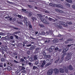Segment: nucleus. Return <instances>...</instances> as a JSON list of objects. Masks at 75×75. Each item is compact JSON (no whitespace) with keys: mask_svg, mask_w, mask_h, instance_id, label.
<instances>
[{"mask_svg":"<svg viewBox=\"0 0 75 75\" xmlns=\"http://www.w3.org/2000/svg\"><path fill=\"white\" fill-rule=\"evenodd\" d=\"M37 55H35L34 56V58L35 60H36V59H37Z\"/></svg>","mask_w":75,"mask_h":75,"instance_id":"20","label":"nucleus"},{"mask_svg":"<svg viewBox=\"0 0 75 75\" xmlns=\"http://www.w3.org/2000/svg\"><path fill=\"white\" fill-rule=\"evenodd\" d=\"M15 36L16 39H18V36H17L16 35H15Z\"/></svg>","mask_w":75,"mask_h":75,"instance_id":"38","label":"nucleus"},{"mask_svg":"<svg viewBox=\"0 0 75 75\" xmlns=\"http://www.w3.org/2000/svg\"><path fill=\"white\" fill-rule=\"evenodd\" d=\"M37 16H38V18L41 20L42 22L44 24H48V22H47V21L48 20V16H46L45 18H42V15L41 14H38Z\"/></svg>","mask_w":75,"mask_h":75,"instance_id":"1","label":"nucleus"},{"mask_svg":"<svg viewBox=\"0 0 75 75\" xmlns=\"http://www.w3.org/2000/svg\"><path fill=\"white\" fill-rule=\"evenodd\" d=\"M32 15V14L31 13H30L28 14V16H29V17H31V16Z\"/></svg>","mask_w":75,"mask_h":75,"instance_id":"44","label":"nucleus"},{"mask_svg":"<svg viewBox=\"0 0 75 75\" xmlns=\"http://www.w3.org/2000/svg\"><path fill=\"white\" fill-rule=\"evenodd\" d=\"M59 71L60 73H64V69H60Z\"/></svg>","mask_w":75,"mask_h":75,"instance_id":"15","label":"nucleus"},{"mask_svg":"<svg viewBox=\"0 0 75 75\" xmlns=\"http://www.w3.org/2000/svg\"><path fill=\"white\" fill-rule=\"evenodd\" d=\"M28 64H29L30 66L31 67H32L33 65V64L31 63V62H29Z\"/></svg>","mask_w":75,"mask_h":75,"instance_id":"32","label":"nucleus"},{"mask_svg":"<svg viewBox=\"0 0 75 75\" xmlns=\"http://www.w3.org/2000/svg\"><path fill=\"white\" fill-rule=\"evenodd\" d=\"M13 28L14 29H15V30H18V28H16V27H13Z\"/></svg>","mask_w":75,"mask_h":75,"instance_id":"43","label":"nucleus"},{"mask_svg":"<svg viewBox=\"0 0 75 75\" xmlns=\"http://www.w3.org/2000/svg\"><path fill=\"white\" fill-rule=\"evenodd\" d=\"M29 27L30 28H32V29H33V26H32V25H29Z\"/></svg>","mask_w":75,"mask_h":75,"instance_id":"29","label":"nucleus"},{"mask_svg":"<svg viewBox=\"0 0 75 75\" xmlns=\"http://www.w3.org/2000/svg\"><path fill=\"white\" fill-rule=\"evenodd\" d=\"M45 13H48V11H45Z\"/></svg>","mask_w":75,"mask_h":75,"instance_id":"63","label":"nucleus"},{"mask_svg":"<svg viewBox=\"0 0 75 75\" xmlns=\"http://www.w3.org/2000/svg\"><path fill=\"white\" fill-rule=\"evenodd\" d=\"M1 52H2V55H3L4 54V51H1Z\"/></svg>","mask_w":75,"mask_h":75,"instance_id":"47","label":"nucleus"},{"mask_svg":"<svg viewBox=\"0 0 75 75\" xmlns=\"http://www.w3.org/2000/svg\"><path fill=\"white\" fill-rule=\"evenodd\" d=\"M29 1L30 2H33V0H29Z\"/></svg>","mask_w":75,"mask_h":75,"instance_id":"60","label":"nucleus"},{"mask_svg":"<svg viewBox=\"0 0 75 75\" xmlns=\"http://www.w3.org/2000/svg\"><path fill=\"white\" fill-rule=\"evenodd\" d=\"M63 69H64V70L66 72H68V69L66 67H64Z\"/></svg>","mask_w":75,"mask_h":75,"instance_id":"10","label":"nucleus"},{"mask_svg":"<svg viewBox=\"0 0 75 75\" xmlns=\"http://www.w3.org/2000/svg\"><path fill=\"white\" fill-rule=\"evenodd\" d=\"M37 68V67L34 66L33 68V69H35Z\"/></svg>","mask_w":75,"mask_h":75,"instance_id":"28","label":"nucleus"},{"mask_svg":"<svg viewBox=\"0 0 75 75\" xmlns=\"http://www.w3.org/2000/svg\"><path fill=\"white\" fill-rule=\"evenodd\" d=\"M21 71L20 70H18L16 72V75H18V74L19 73H20V72Z\"/></svg>","mask_w":75,"mask_h":75,"instance_id":"19","label":"nucleus"},{"mask_svg":"<svg viewBox=\"0 0 75 75\" xmlns=\"http://www.w3.org/2000/svg\"><path fill=\"white\" fill-rule=\"evenodd\" d=\"M38 50H39V48H37L36 49V51H38Z\"/></svg>","mask_w":75,"mask_h":75,"instance_id":"62","label":"nucleus"},{"mask_svg":"<svg viewBox=\"0 0 75 75\" xmlns=\"http://www.w3.org/2000/svg\"><path fill=\"white\" fill-rule=\"evenodd\" d=\"M52 21H53V22H55V20L52 18Z\"/></svg>","mask_w":75,"mask_h":75,"instance_id":"51","label":"nucleus"},{"mask_svg":"<svg viewBox=\"0 0 75 75\" xmlns=\"http://www.w3.org/2000/svg\"><path fill=\"white\" fill-rule=\"evenodd\" d=\"M22 10L23 11H27V10L25 9H22Z\"/></svg>","mask_w":75,"mask_h":75,"instance_id":"50","label":"nucleus"},{"mask_svg":"<svg viewBox=\"0 0 75 75\" xmlns=\"http://www.w3.org/2000/svg\"><path fill=\"white\" fill-rule=\"evenodd\" d=\"M18 17H19V18H21V16L20 15H18Z\"/></svg>","mask_w":75,"mask_h":75,"instance_id":"55","label":"nucleus"},{"mask_svg":"<svg viewBox=\"0 0 75 75\" xmlns=\"http://www.w3.org/2000/svg\"><path fill=\"white\" fill-rule=\"evenodd\" d=\"M30 51H28L26 52V54L28 55H30Z\"/></svg>","mask_w":75,"mask_h":75,"instance_id":"27","label":"nucleus"},{"mask_svg":"<svg viewBox=\"0 0 75 75\" xmlns=\"http://www.w3.org/2000/svg\"><path fill=\"white\" fill-rule=\"evenodd\" d=\"M24 19H25L23 21L24 23H25V25H27V26L29 25L30 23V22L28 21L27 18H24Z\"/></svg>","mask_w":75,"mask_h":75,"instance_id":"3","label":"nucleus"},{"mask_svg":"<svg viewBox=\"0 0 75 75\" xmlns=\"http://www.w3.org/2000/svg\"><path fill=\"white\" fill-rule=\"evenodd\" d=\"M55 51H57V50H58V47H56L55 49Z\"/></svg>","mask_w":75,"mask_h":75,"instance_id":"45","label":"nucleus"},{"mask_svg":"<svg viewBox=\"0 0 75 75\" xmlns=\"http://www.w3.org/2000/svg\"><path fill=\"white\" fill-rule=\"evenodd\" d=\"M68 24L69 25H71V24H72V23L70 22H69L68 23Z\"/></svg>","mask_w":75,"mask_h":75,"instance_id":"39","label":"nucleus"},{"mask_svg":"<svg viewBox=\"0 0 75 75\" xmlns=\"http://www.w3.org/2000/svg\"><path fill=\"white\" fill-rule=\"evenodd\" d=\"M21 69L24 70V69H25V68H24V67H23Z\"/></svg>","mask_w":75,"mask_h":75,"instance_id":"53","label":"nucleus"},{"mask_svg":"<svg viewBox=\"0 0 75 75\" xmlns=\"http://www.w3.org/2000/svg\"><path fill=\"white\" fill-rule=\"evenodd\" d=\"M63 60H64V56L62 57L60 59V60L59 61V62L60 63H61L62 61H63Z\"/></svg>","mask_w":75,"mask_h":75,"instance_id":"16","label":"nucleus"},{"mask_svg":"<svg viewBox=\"0 0 75 75\" xmlns=\"http://www.w3.org/2000/svg\"><path fill=\"white\" fill-rule=\"evenodd\" d=\"M54 25L57 28H59V29L62 28V25L58 23H54Z\"/></svg>","mask_w":75,"mask_h":75,"instance_id":"4","label":"nucleus"},{"mask_svg":"<svg viewBox=\"0 0 75 75\" xmlns=\"http://www.w3.org/2000/svg\"><path fill=\"white\" fill-rule=\"evenodd\" d=\"M69 69L70 71L74 70V68L72 67V65H69Z\"/></svg>","mask_w":75,"mask_h":75,"instance_id":"8","label":"nucleus"},{"mask_svg":"<svg viewBox=\"0 0 75 75\" xmlns=\"http://www.w3.org/2000/svg\"><path fill=\"white\" fill-rule=\"evenodd\" d=\"M10 38V39H11V40L13 39V37L12 36H11Z\"/></svg>","mask_w":75,"mask_h":75,"instance_id":"49","label":"nucleus"},{"mask_svg":"<svg viewBox=\"0 0 75 75\" xmlns=\"http://www.w3.org/2000/svg\"><path fill=\"white\" fill-rule=\"evenodd\" d=\"M62 24L64 27H67L68 26V25H67V23H64V22H62Z\"/></svg>","mask_w":75,"mask_h":75,"instance_id":"13","label":"nucleus"},{"mask_svg":"<svg viewBox=\"0 0 75 75\" xmlns=\"http://www.w3.org/2000/svg\"><path fill=\"white\" fill-rule=\"evenodd\" d=\"M53 71H54V72L55 75H57V74L59 73V70L57 68L54 69Z\"/></svg>","mask_w":75,"mask_h":75,"instance_id":"5","label":"nucleus"},{"mask_svg":"<svg viewBox=\"0 0 75 75\" xmlns=\"http://www.w3.org/2000/svg\"><path fill=\"white\" fill-rule=\"evenodd\" d=\"M13 62L15 63H16V64H17V63H18V62H17V61L16 60H14L13 61Z\"/></svg>","mask_w":75,"mask_h":75,"instance_id":"35","label":"nucleus"},{"mask_svg":"<svg viewBox=\"0 0 75 75\" xmlns=\"http://www.w3.org/2000/svg\"><path fill=\"white\" fill-rule=\"evenodd\" d=\"M14 54L15 55H17V54L16 53H14Z\"/></svg>","mask_w":75,"mask_h":75,"instance_id":"61","label":"nucleus"},{"mask_svg":"<svg viewBox=\"0 0 75 75\" xmlns=\"http://www.w3.org/2000/svg\"><path fill=\"white\" fill-rule=\"evenodd\" d=\"M66 1L67 2H68V3H71L72 2V0H66Z\"/></svg>","mask_w":75,"mask_h":75,"instance_id":"21","label":"nucleus"},{"mask_svg":"<svg viewBox=\"0 0 75 75\" xmlns=\"http://www.w3.org/2000/svg\"><path fill=\"white\" fill-rule=\"evenodd\" d=\"M50 6L53 7H58V8H62V5L60 4L57 5L55 4H53L52 3H50Z\"/></svg>","mask_w":75,"mask_h":75,"instance_id":"2","label":"nucleus"},{"mask_svg":"<svg viewBox=\"0 0 75 75\" xmlns=\"http://www.w3.org/2000/svg\"><path fill=\"white\" fill-rule=\"evenodd\" d=\"M55 11H57V12H59V13H63V11L60 10L59 9H55Z\"/></svg>","mask_w":75,"mask_h":75,"instance_id":"9","label":"nucleus"},{"mask_svg":"<svg viewBox=\"0 0 75 75\" xmlns=\"http://www.w3.org/2000/svg\"><path fill=\"white\" fill-rule=\"evenodd\" d=\"M73 8H75V6H73Z\"/></svg>","mask_w":75,"mask_h":75,"instance_id":"64","label":"nucleus"},{"mask_svg":"<svg viewBox=\"0 0 75 75\" xmlns=\"http://www.w3.org/2000/svg\"><path fill=\"white\" fill-rule=\"evenodd\" d=\"M25 63H24V62L23 63H22V66H23V67H24V65H25Z\"/></svg>","mask_w":75,"mask_h":75,"instance_id":"46","label":"nucleus"},{"mask_svg":"<svg viewBox=\"0 0 75 75\" xmlns=\"http://www.w3.org/2000/svg\"><path fill=\"white\" fill-rule=\"evenodd\" d=\"M29 60L30 62H32V61H33V60L32 58H30L29 59Z\"/></svg>","mask_w":75,"mask_h":75,"instance_id":"36","label":"nucleus"},{"mask_svg":"<svg viewBox=\"0 0 75 75\" xmlns=\"http://www.w3.org/2000/svg\"><path fill=\"white\" fill-rule=\"evenodd\" d=\"M52 18L50 17H49L48 18V20H49V21H52Z\"/></svg>","mask_w":75,"mask_h":75,"instance_id":"37","label":"nucleus"},{"mask_svg":"<svg viewBox=\"0 0 75 75\" xmlns=\"http://www.w3.org/2000/svg\"><path fill=\"white\" fill-rule=\"evenodd\" d=\"M38 31H36L35 32V34L36 35H37V34H38Z\"/></svg>","mask_w":75,"mask_h":75,"instance_id":"54","label":"nucleus"},{"mask_svg":"<svg viewBox=\"0 0 75 75\" xmlns=\"http://www.w3.org/2000/svg\"><path fill=\"white\" fill-rule=\"evenodd\" d=\"M7 69L8 71H10L11 70V67L10 66H8L7 68Z\"/></svg>","mask_w":75,"mask_h":75,"instance_id":"18","label":"nucleus"},{"mask_svg":"<svg viewBox=\"0 0 75 75\" xmlns=\"http://www.w3.org/2000/svg\"><path fill=\"white\" fill-rule=\"evenodd\" d=\"M32 45L31 44H30V45H26L27 47H31Z\"/></svg>","mask_w":75,"mask_h":75,"instance_id":"41","label":"nucleus"},{"mask_svg":"<svg viewBox=\"0 0 75 75\" xmlns=\"http://www.w3.org/2000/svg\"><path fill=\"white\" fill-rule=\"evenodd\" d=\"M21 62H22V63H23V62L24 63H25V60H24V59L23 58L21 59Z\"/></svg>","mask_w":75,"mask_h":75,"instance_id":"22","label":"nucleus"},{"mask_svg":"<svg viewBox=\"0 0 75 75\" xmlns=\"http://www.w3.org/2000/svg\"><path fill=\"white\" fill-rule=\"evenodd\" d=\"M35 46H34V45H33L32 46L30 47V50H32L34 49V48H35Z\"/></svg>","mask_w":75,"mask_h":75,"instance_id":"14","label":"nucleus"},{"mask_svg":"<svg viewBox=\"0 0 75 75\" xmlns=\"http://www.w3.org/2000/svg\"><path fill=\"white\" fill-rule=\"evenodd\" d=\"M7 2L9 4H11V3H13L12 2H10L9 1H7Z\"/></svg>","mask_w":75,"mask_h":75,"instance_id":"52","label":"nucleus"},{"mask_svg":"<svg viewBox=\"0 0 75 75\" xmlns=\"http://www.w3.org/2000/svg\"><path fill=\"white\" fill-rule=\"evenodd\" d=\"M47 74L51 75L53 73V69H50L47 71Z\"/></svg>","mask_w":75,"mask_h":75,"instance_id":"6","label":"nucleus"},{"mask_svg":"<svg viewBox=\"0 0 75 75\" xmlns=\"http://www.w3.org/2000/svg\"><path fill=\"white\" fill-rule=\"evenodd\" d=\"M25 72H26L25 70H23V71H22L23 73H25Z\"/></svg>","mask_w":75,"mask_h":75,"instance_id":"57","label":"nucleus"},{"mask_svg":"<svg viewBox=\"0 0 75 75\" xmlns=\"http://www.w3.org/2000/svg\"><path fill=\"white\" fill-rule=\"evenodd\" d=\"M27 42H28V41H27V40H25L23 42V44H27Z\"/></svg>","mask_w":75,"mask_h":75,"instance_id":"25","label":"nucleus"},{"mask_svg":"<svg viewBox=\"0 0 75 75\" xmlns=\"http://www.w3.org/2000/svg\"><path fill=\"white\" fill-rule=\"evenodd\" d=\"M41 62H42V64L40 65V67H41V68H43V67H44V66L45 65V60H44L43 61L42 60Z\"/></svg>","mask_w":75,"mask_h":75,"instance_id":"7","label":"nucleus"},{"mask_svg":"<svg viewBox=\"0 0 75 75\" xmlns=\"http://www.w3.org/2000/svg\"><path fill=\"white\" fill-rule=\"evenodd\" d=\"M13 34H18V32H17V31L16 32L14 33Z\"/></svg>","mask_w":75,"mask_h":75,"instance_id":"40","label":"nucleus"},{"mask_svg":"<svg viewBox=\"0 0 75 75\" xmlns=\"http://www.w3.org/2000/svg\"><path fill=\"white\" fill-rule=\"evenodd\" d=\"M23 59H25V60H26L27 59H28L27 57H23Z\"/></svg>","mask_w":75,"mask_h":75,"instance_id":"42","label":"nucleus"},{"mask_svg":"<svg viewBox=\"0 0 75 75\" xmlns=\"http://www.w3.org/2000/svg\"><path fill=\"white\" fill-rule=\"evenodd\" d=\"M32 19L34 21V20H37V18H35V17H33L32 18Z\"/></svg>","mask_w":75,"mask_h":75,"instance_id":"26","label":"nucleus"},{"mask_svg":"<svg viewBox=\"0 0 75 75\" xmlns=\"http://www.w3.org/2000/svg\"><path fill=\"white\" fill-rule=\"evenodd\" d=\"M39 63V62L38 61H37L35 62V64L36 65H38V64Z\"/></svg>","mask_w":75,"mask_h":75,"instance_id":"34","label":"nucleus"},{"mask_svg":"<svg viewBox=\"0 0 75 75\" xmlns=\"http://www.w3.org/2000/svg\"><path fill=\"white\" fill-rule=\"evenodd\" d=\"M71 45H67V47H71Z\"/></svg>","mask_w":75,"mask_h":75,"instance_id":"58","label":"nucleus"},{"mask_svg":"<svg viewBox=\"0 0 75 75\" xmlns=\"http://www.w3.org/2000/svg\"><path fill=\"white\" fill-rule=\"evenodd\" d=\"M63 39V38H62V39H59V40L60 41H62Z\"/></svg>","mask_w":75,"mask_h":75,"instance_id":"56","label":"nucleus"},{"mask_svg":"<svg viewBox=\"0 0 75 75\" xmlns=\"http://www.w3.org/2000/svg\"><path fill=\"white\" fill-rule=\"evenodd\" d=\"M47 58H50V55H48L47 56Z\"/></svg>","mask_w":75,"mask_h":75,"instance_id":"48","label":"nucleus"},{"mask_svg":"<svg viewBox=\"0 0 75 75\" xmlns=\"http://www.w3.org/2000/svg\"><path fill=\"white\" fill-rule=\"evenodd\" d=\"M59 58L55 62V63H57V62H58V61H59Z\"/></svg>","mask_w":75,"mask_h":75,"instance_id":"31","label":"nucleus"},{"mask_svg":"<svg viewBox=\"0 0 75 75\" xmlns=\"http://www.w3.org/2000/svg\"><path fill=\"white\" fill-rule=\"evenodd\" d=\"M53 42L54 43H57L58 42V39L57 38L54 39L53 40Z\"/></svg>","mask_w":75,"mask_h":75,"instance_id":"12","label":"nucleus"},{"mask_svg":"<svg viewBox=\"0 0 75 75\" xmlns=\"http://www.w3.org/2000/svg\"><path fill=\"white\" fill-rule=\"evenodd\" d=\"M39 25L40 27H45V26H44L43 24H39Z\"/></svg>","mask_w":75,"mask_h":75,"instance_id":"17","label":"nucleus"},{"mask_svg":"<svg viewBox=\"0 0 75 75\" xmlns=\"http://www.w3.org/2000/svg\"><path fill=\"white\" fill-rule=\"evenodd\" d=\"M61 35L60 34H59L57 36V37H61Z\"/></svg>","mask_w":75,"mask_h":75,"instance_id":"33","label":"nucleus"},{"mask_svg":"<svg viewBox=\"0 0 75 75\" xmlns=\"http://www.w3.org/2000/svg\"><path fill=\"white\" fill-rule=\"evenodd\" d=\"M5 18H7V19H8V18H9V17H8V16H7V17H5Z\"/></svg>","mask_w":75,"mask_h":75,"instance_id":"59","label":"nucleus"},{"mask_svg":"<svg viewBox=\"0 0 75 75\" xmlns=\"http://www.w3.org/2000/svg\"><path fill=\"white\" fill-rule=\"evenodd\" d=\"M5 59L4 58H2L1 61V62H4V61H5Z\"/></svg>","mask_w":75,"mask_h":75,"instance_id":"24","label":"nucleus"},{"mask_svg":"<svg viewBox=\"0 0 75 75\" xmlns=\"http://www.w3.org/2000/svg\"><path fill=\"white\" fill-rule=\"evenodd\" d=\"M18 24H20V25H23V23L21 22H18Z\"/></svg>","mask_w":75,"mask_h":75,"instance_id":"30","label":"nucleus"},{"mask_svg":"<svg viewBox=\"0 0 75 75\" xmlns=\"http://www.w3.org/2000/svg\"><path fill=\"white\" fill-rule=\"evenodd\" d=\"M72 40H73L72 39H68L67 40L65 41V44H67V43H68V41H72Z\"/></svg>","mask_w":75,"mask_h":75,"instance_id":"11","label":"nucleus"},{"mask_svg":"<svg viewBox=\"0 0 75 75\" xmlns=\"http://www.w3.org/2000/svg\"><path fill=\"white\" fill-rule=\"evenodd\" d=\"M3 63H0V67H1V68H3Z\"/></svg>","mask_w":75,"mask_h":75,"instance_id":"23","label":"nucleus"}]
</instances>
